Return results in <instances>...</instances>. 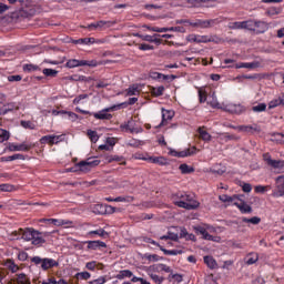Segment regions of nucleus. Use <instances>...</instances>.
<instances>
[{
  "instance_id": "nucleus-1",
  "label": "nucleus",
  "mask_w": 284,
  "mask_h": 284,
  "mask_svg": "<svg viewBox=\"0 0 284 284\" xmlns=\"http://www.w3.org/2000/svg\"><path fill=\"white\" fill-rule=\"evenodd\" d=\"M98 165H101L99 158H89L70 168L69 172H90L92 168H97Z\"/></svg>"
},
{
  "instance_id": "nucleus-2",
  "label": "nucleus",
  "mask_w": 284,
  "mask_h": 284,
  "mask_svg": "<svg viewBox=\"0 0 284 284\" xmlns=\"http://www.w3.org/2000/svg\"><path fill=\"white\" fill-rule=\"evenodd\" d=\"M254 26H256V20L250 19L240 22H231L229 28L231 30H247L248 32H254Z\"/></svg>"
},
{
  "instance_id": "nucleus-3",
  "label": "nucleus",
  "mask_w": 284,
  "mask_h": 284,
  "mask_svg": "<svg viewBox=\"0 0 284 284\" xmlns=\"http://www.w3.org/2000/svg\"><path fill=\"white\" fill-rule=\"evenodd\" d=\"M37 265H40L41 270L45 272L47 270H52V267H59V262L53 258H49V257L41 258L40 256H38Z\"/></svg>"
},
{
  "instance_id": "nucleus-4",
  "label": "nucleus",
  "mask_w": 284,
  "mask_h": 284,
  "mask_svg": "<svg viewBox=\"0 0 284 284\" xmlns=\"http://www.w3.org/2000/svg\"><path fill=\"white\" fill-rule=\"evenodd\" d=\"M114 109L115 106L104 108L99 112H92L91 115L98 121H110L112 119V114L108 112H114Z\"/></svg>"
},
{
  "instance_id": "nucleus-5",
  "label": "nucleus",
  "mask_w": 284,
  "mask_h": 284,
  "mask_svg": "<svg viewBox=\"0 0 284 284\" xmlns=\"http://www.w3.org/2000/svg\"><path fill=\"white\" fill-rule=\"evenodd\" d=\"M186 41H189V43H220L221 42V38L219 37H187Z\"/></svg>"
},
{
  "instance_id": "nucleus-6",
  "label": "nucleus",
  "mask_w": 284,
  "mask_h": 284,
  "mask_svg": "<svg viewBox=\"0 0 284 284\" xmlns=\"http://www.w3.org/2000/svg\"><path fill=\"white\" fill-rule=\"evenodd\" d=\"M265 163L273 170H284V160H274L270 153L263 155Z\"/></svg>"
},
{
  "instance_id": "nucleus-7",
  "label": "nucleus",
  "mask_w": 284,
  "mask_h": 284,
  "mask_svg": "<svg viewBox=\"0 0 284 284\" xmlns=\"http://www.w3.org/2000/svg\"><path fill=\"white\" fill-rule=\"evenodd\" d=\"M65 141V135H44L40 139V143L49 145H57L61 142Z\"/></svg>"
},
{
  "instance_id": "nucleus-8",
  "label": "nucleus",
  "mask_w": 284,
  "mask_h": 284,
  "mask_svg": "<svg viewBox=\"0 0 284 284\" xmlns=\"http://www.w3.org/2000/svg\"><path fill=\"white\" fill-rule=\"evenodd\" d=\"M70 41L75 45H92L94 43H103V41L97 40L94 37L81 38L78 40H72V38H70Z\"/></svg>"
},
{
  "instance_id": "nucleus-9",
  "label": "nucleus",
  "mask_w": 284,
  "mask_h": 284,
  "mask_svg": "<svg viewBox=\"0 0 284 284\" xmlns=\"http://www.w3.org/2000/svg\"><path fill=\"white\" fill-rule=\"evenodd\" d=\"M38 224L40 227H50V225H55V227H61V220L59 219H39Z\"/></svg>"
},
{
  "instance_id": "nucleus-10",
  "label": "nucleus",
  "mask_w": 284,
  "mask_h": 284,
  "mask_svg": "<svg viewBox=\"0 0 284 284\" xmlns=\"http://www.w3.org/2000/svg\"><path fill=\"white\" fill-rule=\"evenodd\" d=\"M83 243H84V245H88L87 246L88 250H93V251L101 250L103 247H108V244H105V242H103L101 240H95V241L89 240V241H84Z\"/></svg>"
},
{
  "instance_id": "nucleus-11",
  "label": "nucleus",
  "mask_w": 284,
  "mask_h": 284,
  "mask_svg": "<svg viewBox=\"0 0 284 284\" xmlns=\"http://www.w3.org/2000/svg\"><path fill=\"white\" fill-rule=\"evenodd\" d=\"M172 119H174V111L162 109V121L156 128H163V125H165L168 121H172Z\"/></svg>"
},
{
  "instance_id": "nucleus-12",
  "label": "nucleus",
  "mask_w": 284,
  "mask_h": 284,
  "mask_svg": "<svg viewBox=\"0 0 284 284\" xmlns=\"http://www.w3.org/2000/svg\"><path fill=\"white\" fill-rule=\"evenodd\" d=\"M37 231L34 229H26L22 233L23 241H32V244L34 245L37 243Z\"/></svg>"
},
{
  "instance_id": "nucleus-13",
  "label": "nucleus",
  "mask_w": 284,
  "mask_h": 284,
  "mask_svg": "<svg viewBox=\"0 0 284 284\" xmlns=\"http://www.w3.org/2000/svg\"><path fill=\"white\" fill-rule=\"evenodd\" d=\"M239 132H245L246 134H254L255 132H261V126H258V124L240 125Z\"/></svg>"
},
{
  "instance_id": "nucleus-14",
  "label": "nucleus",
  "mask_w": 284,
  "mask_h": 284,
  "mask_svg": "<svg viewBox=\"0 0 284 284\" xmlns=\"http://www.w3.org/2000/svg\"><path fill=\"white\" fill-rule=\"evenodd\" d=\"M146 161H149L150 163H154L155 165H161V166L170 165V162L168 161V159L165 156H149L146 159Z\"/></svg>"
},
{
  "instance_id": "nucleus-15",
  "label": "nucleus",
  "mask_w": 284,
  "mask_h": 284,
  "mask_svg": "<svg viewBox=\"0 0 284 284\" xmlns=\"http://www.w3.org/2000/svg\"><path fill=\"white\" fill-rule=\"evenodd\" d=\"M203 262L209 267V270H217L219 268V263L212 255H205L203 257Z\"/></svg>"
},
{
  "instance_id": "nucleus-16",
  "label": "nucleus",
  "mask_w": 284,
  "mask_h": 284,
  "mask_svg": "<svg viewBox=\"0 0 284 284\" xmlns=\"http://www.w3.org/2000/svg\"><path fill=\"white\" fill-rule=\"evenodd\" d=\"M193 230H194L195 234H201L202 235L203 241L212 240V235L209 234V232L205 227H203L201 225H197V226H193Z\"/></svg>"
},
{
  "instance_id": "nucleus-17",
  "label": "nucleus",
  "mask_w": 284,
  "mask_h": 284,
  "mask_svg": "<svg viewBox=\"0 0 284 284\" xmlns=\"http://www.w3.org/2000/svg\"><path fill=\"white\" fill-rule=\"evenodd\" d=\"M214 20H196L195 22H189L193 28H212Z\"/></svg>"
},
{
  "instance_id": "nucleus-18",
  "label": "nucleus",
  "mask_w": 284,
  "mask_h": 284,
  "mask_svg": "<svg viewBox=\"0 0 284 284\" xmlns=\"http://www.w3.org/2000/svg\"><path fill=\"white\" fill-rule=\"evenodd\" d=\"M185 201H187V200H175V202H173V203L178 207H183V210H196V207H199L197 204L187 203Z\"/></svg>"
},
{
  "instance_id": "nucleus-19",
  "label": "nucleus",
  "mask_w": 284,
  "mask_h": 284,
  "mask_svg": "<svg viewBox=\"0 0 284 284\" xmlns=\"http://www.w3.org/2000/svg\"><path fill=\"white\" fill-rule=\"evenodd\" d=\"M88 236H91V239H94V236H100V239H110V233L103 229H98L95 231H89Z\"/></svg>"
},
{
  "instance_id": "nucleus-20",
  "label": "nucleus",
  "mask_w": 284,
  "mask_h": 284,
  "mask_svg": "<svg viewBox=\"0 0 284 284\" xmlns=\"http://www.w3.org/2000/svg\"><path fill=\"white\" fill-rule=\"evenodd\" d=\"M233 205L240 210L241 214H252V206H250L247 202H234Z\"/></svg>"
},
{
  "instance_id": "nucleus-21",
  "label": "nucleus",
  "mask_w": 284,
  "mask_h": 284,
  "mask_svg": "<svg viewBox=\"0 0 284 284\" xmlns=\"http://www.w3.org/2000/svg\"><path fill=\"white\" fill-rule=\"evenodd\" d=\"M149 77L153 81H159V83H163L164 81H168V74H163V73L156 72V71L150 72Z\"/></svg>"
},
{
  "instance_id": "nucleus-22",
  "label": "nucleus",
  "mask_w": 284,
  "mask_h": 284,
  "mask_svg": "<svg viewBox=\"0 0 284 284\" xmlns=\"http://www.w3.org/2000/svg\"><path fill=\"white\" fill-rule=\"evenodd\" d=\"M266 30H267V23L255 20V26L253 28V32H255V34H263Z\"/></svg>"
},
{
  "instance_id": "nucleus-23",
  "label": "nucleus",
  "mask_w": 284,
  "mask_h": 284,
  "mask_svg": "<svg viewBox=\"0 0 284 284\" xmlns=\"http://www.w3.org/2000/svg\"><path fill=\"white\" fill-rule=\"evenodd\" d=\"M65 68H69V70H72L74 68H83V60L69 59L65 62Z\"/></svg>"
},
{
  "instance_id": "nucleus-24",
  "label": "nucleus",
  "mask_w": 284,
  "mask_h": 284,
  "mask_svg": "<svg viewBox=\"0 0 284 284\" xmlns=\"http://www.w3.org/2000/svg\"><path fill=\"white\" fill-rule=\"evenodd\" d=\"M70 81L81 82V83H90L92 81V77H85L80 74H73L69 78Z\"/></svg>"
},
{
  "instance_id": "nucleus-25",
  "label": "nucleus",
  "mask_w": 284,
  "mask_h": 284,
  "mask_svg": "<svg viewBox=\"0 0 284 284\" xmlns=\"http://www.w3.org/2000/svg\"><path fill=\"white\" fill-rule=\"evenodd\" d=\"M10 150L11 152H28V150H30V145L26 143L11 144Z\"/></svg>"
},
{
  "instance_id": "nucleus-26",
  "label": "nucleus",
  "mask_w": 284,
  "mask_h": 284,
  "mask_svg": "<svg viewBox=\"0 0 284 284\" xmlns=\"http://www.w3.org/2000/svg\"><path fill=\"white\" fill-rule=\"evenodd\" d=\"M134 273H132V271L130 270H122L119 272V274L115 275V278H118V281H123V278H133Z\"/></svg>"
},
{
  "instance_id": "nucleus-27",
  "label": "nucleus",
  "mask_w": 284,
  "mask_h": 284,
  "mask_svg": "<svg viewBox=\"0 0 284 284\" xmlns=\"http://www.w3.org/2000/svg\"><path fill=\"white\" fill-rule=\"evenodd\" d=\"M92 212L93 214H98L99 216H103L105 215V204L100 203V204H94L92 207Z\"/></svg>"
},
{
  "instance_id": "nucleus-28",
  "label": "nucleus",
  "mask_w": 284,
  "mask_h": 284,
  "mask_svg": "<svg viewBox=\"0 0 284 284\" xmlns=\"http://www.w3.org/2000/svg\"><path fill=\"white\" fill-rule=\"evenodd\" d=\"M160 251L165 254V256H179V254H183V250H168L163 246H160Z\"/></svg>"
},
{
  "instance_id": "nucleus-29",
  "label": "nucleus",
  "mask_w": 284,
  "mask_h": 284,
  "mask_svg": "<svg viewBox=\"0 0 284 284\" xmlns=\"http://www.w3.org/2000/svg\"><path fill=\"white\" fill-rule=\"evenodd\" d=\"M278 105H284V99L282 97L271 100L268 102V110H274V108H278Z\"/></svg>"
},
{
  "instance_id": "nucleus-30",
  "label": "nucleus",
  "mask_w": 284,
  "mask_h": 284,
  "mask_svg": "<svg viewBox=\"0 0 284 284\" xmlns=\"http://www.w3.org/2000/svg\"><path fill=\"white\" fill-rule=\"evenodd\" d=\"M230 112L233 114H243V112H245V106L243 104H231Z\"/></svg>"
},
{
  "instance_id": "nucleus-31",
  "label": "nucleus",
  "mask_w": 284,
  "mask_h": 284,
  "mask_svg": "<svg viewBox=\"0 0 284 284\" xmlns=\"http://www.w3.org/2000/svg\"><path fill=\"white\" fill-rule=\"evenodd\" d=\"M133 201H134V196L132 195L114 197V203H133Z\"/></svg>"
},
{
  "instance_id": "nucleus-32",
  "label": "nucleus",
  "mask_w": 284,
  "mask_h": 284,
  "mask_svg": "<svg viewBox=\"0 0 284 284\" xmlns=\"http://www.w3.org/2000/svg\"><path fill=\"white\" fill-rule=\"evenodd\" d=\"M172 200L173 202L175 201H190V195L183 193V192H178L172 194Z\"/></svg>"
},
{
  "instance_id": "nucleus-33",
  "label": "nucleus",
  "mask_w": 284,
  "mask_h": 284,
  "mask_svg": "<svg viewBox=\"0 0 284 284\" xmlns=\"http://www.w3.org/2000/svg\"><path fill=\"white\" fill-rule=\"evenodd\" d=\"M179 170L181 171V174H192V172H194V166L183 163L180 164Z\"/></svg>"
},
{
  "instance_id": "nucleus-34",
  "label": "nucleus",
  "mask_w": 284,
  "mask_h": 284,
  "mask_svg": "<svg viewBox=\"0 0 284 284\" xmlns=\"http://www.w3.org/2000/svg\"><path fill=\"white\" fill-rule=\"evenodd\" d=\"M126 145H129V148H141L143 141L132 138L126 142Z\"/></svg>"
},
{
  "instance_id": "nucleus-35",
  "label": "nucleus",
  "mask_w": 284,
  "mask_h": 284,
  "mask_svg": "<svg viewBox=\"0 0 284 284\" xmlns=\"http://www.w3.org/2000/svg\"><path fill=\"white\" fill-rule=\"evenodd\" d=\"M142 258H145L150 263H159V255L158 254H150L145 253Z\"/></svg>"
},
{
  "instance_id": "nucleus-36",
  "label": "nucleus",
  "mask_w": 284,
  "mask_h": 284,
  "mask_svg": "<svg viewBox=\"0 0 284 284\" xmlns=\"http://www.w3.org/2000/svg\"><path fill=\"white\" fill-rule=\"evenodd\" d=\"M143 41H149V43H155V45H161L163 43V40L159 37H144Z\"/></svg>"
},
{
  "instance_id": "nucleus-37",
  "label": "nucleus",
  "mask_w": 284,
  "mask_h": 284,
  "mask_svg": "<svg viewBox=\"0 0 284 284\" xmlns=\"http://www.w3.org/2000/svg\"><path fill=\"white\" fill-rule=\"evenodd\" d=\"M243 223H252V225H258L261 223V217L253 216V217H243Z\"/></svg>"
},
{
  "instance_id": "nucleus-38",
  "label": "nucleus",
  "mask_w": 284,
  "mask_h": 284,
  "mask_svg": "<svg viewBox=\"0 0 284 284\" xmlns=\"http://www.w3.org/2000/svg\"><path fill=\"white\" fill-rule=\"evenodd\" d=\"M42 73L44 74V77H50L51 79H54V77L59 74V71L54 69H43Z\"/></svg>"
},
{
  "instance_id": "nucleus-39",
  "label": "nucleus",
  "mask_w": 284,
  "mask_h": 284,
  "mask_svg": "<svg viewBox=\"0 0 284 284\" xmlns=\"http://www.w3.org/2000/svg\"><path fill=\"white\" fill-rule=\"evenodd\" d=\"M258 261V254H248L246 257V265H254Z\"/></svg>"
},
{
  "instance_id": "nucleus-40",
  "label": "nucleus",
  "mask_w": 284,
  "mask_h": 284,
  "mask_svg": "<svg viewBox=\"0 0 284 284\" xmlns=\"http://www.w3.org/2000/svg\"><path fill=\"white\" fill-rule=\"evenodd\" d=\"M149 276L155 284H163V281H165V277L156 275L154 273L149 274Z\"/></svg>"
},
{
  "instance_id": "nucleus-41",
  "label": "nucleus",
  "mask_w": 284,
  "mask_h": 284,
  "mask_svg": "<svg viewBox=\"0 0 284 284\" xmlns=\"http://www.w3.org/2000/svg\"><path fill=\"white\" fill-rule=\"evenodd\" d=\"M10 139V132L4 129H0V143H6Z\"/></svg>"
},
{
  "instance_id": "nucleus-42",
  "label": "nucleus",
  "mask_w": 284,
  "mask_h": 284,
  "mask_svg": "<svg viewBox=\"0 0 284 284\" xmlns=\"http://www.w3.org/2000/svg\"><path fill=\"white\" fill-rule=\"evenodd\" d=\"M87 134L92 143H97V141H99V134L97 133V131L88 130Z\"/></svg>"
},
{
  "instance_id": "nucleus-43",
  "label": "nucleus",
  "mask_w": 284,
  "mask_h": 284,
  "mask_svg": "<svg viewBox=\"0 0 284 284\" xmlns=\"http://www.w3.org/2000/svg\"><path fill=\"white\" fill-rule=\"evenodd\" d=\"M195 153H196V152L191 151L190 149H186V150H184V151H180V152H179V159H185V158H187V156L194 155Z\"/></svg>"
},
{
  "instance_id": "nucleus-44",
  "label": "nucleus",
  "mask_w": 284,
  "mask_h": 284,
  "mask_svg": "<svg viewBox=\"0 0 284 284\" xmlns=\"http://www.w3.org/2000/svg\"><path fill=\"white\" fill-rule=\"evenodd\" d=\"M85 65L88 68H97V65H99V62L97 60H82V68Z\"/></svg>"
},
{
  "instance_id": "nucleus-45",
  "label": "nucleus",
  "mask_w": 284,
  "mask_h": 284,
  "mask_svg": "<svg viewBox=\"0 0 284 284\" xmlns=\"http://www.w3.org/2000/svg\"><path fill=\"white\" fill-rule=\"evenodd\" d=\"M126 94H128V97H136V94H139V87H136L134 84L129 87Z\"/></svg>"
},
{
  "instance_id": "nucleus-46",
  "label": "nucleus",
  "mask_w": 284,
  "mask_h": 284,
  "mask_svg": "<svg viewBox=\"0 0 284 284\" xmlns=\"http://www.w3.org/2000/svg\"><path fill=\"white\" fill-rule=\"evenodd\" d=\"M244 68H246L247 70H254V68H261V62H244Z\"/></svg>"
},
{
  "instance_id": "nucleus-47",
  "label": "nucleus",
  "mask_w": 284,
  "mask_h": 284,
  "mask_svg": "<svg viewBox=\"0 0 284 284\" xmlns=\"http://www.w3.org/2000/svg\"><path fill=\"white\" fill-rule=\"evenodd\" d=\"M253 112H265V110H267V104L265 103H258L257 105H254L252 108Z\"/></svg>"
},
{
  "instance_id": "nucleus-48",
  "label": "nucleus",
  "mask_w": 284,
  "mask_h": 284,
  "mask_svg": "<svg viewBox=\"0 0 284 284\" xmlns=\"http://www.w3.org/2000/svg\"><path fill=\"white\" fill-rule=\"evenodd\" d=\"M106 161H108V163H114V161H115V163H119V162L123 161V156H121V155H109V156H106Z\"/></svg>"
},
{
  "instance_id": "nucleus-49",
  "label": "nucleus",
  "mask_w": 284,
  "mask_h": 284,
  "mask_svg": "<svg viewBox=\"0 0 284 284\" xmlns=\"http://www.w3.org/2000/svg\"><path fill=\"white\" fill-rule=\"evenodd\" d=\"M17 283L18 284H30V282L28 281V277L26 276L24 273L18 274Z\"/></svg>"
},
{
  "instance_id": "nucleus-50",
  "label": "nucleus",
  "mask_w": 284,
  "mask_h": 284,
  "mask_svg": "<svg viewBox=\"0 0 284 284\" xmlns=\"http://www.w3.org/2000/svg\"><path fill=\"white\" fill-rule=\"evenodd\" d=\"M240 187H242V191L245 192L246 194H250V192H252V184L247 182H241Z\"/></svg>"
},
{
  "instance_id": "nucleus-51",
  "label": "nucleus",
  "mask_w": 284,
  "mask_h": 284,
  "mask_svg": "<svg viewBox=\"0 0 284 284\" xmlns=\"http://www.w3.org/2000/svg\"><path fill=\"white\" fill-rule=\"evenodd\" d=\"M158 267L161 270V272H165L166 274H172V272H174V270L168 266V264L160 263L158 264Z\"/></svg>"
},
{
  "instance_id": "nucleus-52",
  "label": "nucleus",
  "mask_w": 284,
  "mask_h": 284,
  "mask_svg": "<svg viewBox=\"0 0 284 284\" xmlns=\"http://www.w3.org/2000/svg\"><path fill=\"white\" fill-rule=\"evenodd\" d=\"M163 92H165V87H163V85L153 88L154 97H163Z\"/></svg>"
},
{
  "instance_id": "nucleus-53",
  "label": "nucleus",
  "mask_w": 284,
  "mask_h": 284,
  "mask_svg": "<svg viewBox=\"0 0 284 284\" xmlns=\"http://www.w3.org/2000/svg\"><path fill=\"white\" fill-rule=\"evenodd\" d=\"M202 141H212V135L207 131H199Z\"/></svg>"
},
{
  "instance_id": "nucleus-54",
  "label": "nucleus",
  "mask_w": 284,
  "mask_h": 284,
  "mask_svg": "<svg viewBox=\"0 0 284 284\" xmlns=\"http://www.w3.org/2000/svg\"><path fill=\"white\" fill-rule=\"evenodd\" d=\"M92 274H90V272L88 271L77 273V277L81 278V281H88V278H90Z\"/></svg>"
},
{
  "instance_id": "nucleus-55",
  "label": "nucleus",
  "mask_w": 284,
  "mask_h": 284,
  "mask_svg": "<svg viewBox=\"0 0 284 284\" xmlns=\"http://www.w3.org/2000/svg\"><path fill=\"white\" fill-rule=\"evenodd\" d=\"M26 156L21 153H16L13 155H9V161H23Z\"/></svg>"
},
{
  "instance_id": "nucleus-56",
  "label": "nucleus",
  "mask_w": 284,
  "mask_h": 284,
  "mask_svg": "<svg viewBox=\"0 0 284 284\" xmlns=\"http://www.w3.org/2000/svg\"><path fill=\"white\" fill-rule=\"evenodd\" d=\"M108 23H110V22L101 20L97 23L90 24L88 28H89V30H92L93 28H103V26H108Z\"/></svg>"
},
{
  "instance_id": "nucleus-57",
  "label": "nucleus",
  "mask_w": 284,
  "mask_h": 284,
  "mask_svg": "<svg viewBox=\"0 0 284 284\" xmlns=\"http://www.w3.org/2000/svg\"><path fill=\"white\" fill-rule=\"evenodd\" d=\"M83 99H88V94H87V93L77 95V97L73 99V105H79V103H81V101H83Z\"/></svg>"
},
{
  "instance_id": "nucleus-58",
  "label": "nucleus",
  "mask_w": 284,
  "mask_h": 284,
  "mask_svg": "<svg viewBox=\"0 0 284 284\" xmlns=\"http://www.w3.org/2000/svg\"><path fill=\"white\" fill-rule=\"evenodd\" d=\"M14 186L11 184H0V192H12Z\"/></svg>"
},
{
  "instance_id": "nucleus-59",
  "label": "nucleus",
  "mask_w": 284,
  "mask_h": 284,
  "mask_svg": "<svg viewBox=\"0 0 284 284\" xmlns=\"http://www.w3.org/2000/svg\"><path fill=\"white\" fill-rule=\"evenodd\" d=\"M219 200L222 203H232V195L222 194V195L219 196Z\"/></svg>"
},
{
  "instance_id": "nucleus-60",
  "label": "nucleus",
  "mask_w": 284,
  "mask_h": 284,
  "mask_svg": "<svg viewBox=\"0 0 284 284\" xmlns=\"http://www.w3.org/2000/svg\"><path fill=\"white\" fill-rule=\"evenodd\" d=\"M131 283L150 284V282H148L145 278H143V277H138V276H133V277L131 278Z\"/></svg>"
},
{
  "instance_id": "nucleus-61",
  "label": "nucleus",
  "mask_w": 284,
  "mask_h": 284,
  "mask_svg": "<svg viewBox=\"0 0 284 284\" xmlns=\"http://www.w3.org/2000/svg\"><path fill=\"white\" fill-rule=\"evenodd\" d=\"M4 109H7V112H14V110H17V103L9 102L4 104Z\"/></svg>"
},
{
  "instance_id": "nucleus-62",
  "label": "nucleus",
  "mask_w": 284,
  "mask_h": 284,
  "mask_svg": "<svg viewBox=\"0 0 284 284\" xmlns=\"http://www.w3.org/2000/svg\"><path fill=\"white\" fill-rule=\"evenodd\" d=\"M8 267L12 272V274H16V272H19V265L14 264V262L12 261L8 263Z\"/></svg>"
},
{
  "instance_id": "nucleus-63",
  "label": "nucleus",
  "mask_w": 284,
  "mask_h": 284,
  "mask_svg": "<svg viewBox=\"0 0 284 284\" xmlns=\"http://www.w3.org/2000/svg\"><path fill=\"white\" fill-rule=\"evenodd\" d=\"M166 234L169 235V241H174L175 243H179V234L172 231H169Z\"/></svg>"
},
{
  "instance_id": "nucleus-64",
  "label": "nucleus",
  "mask_w": 284,
  "mask_h": 284,
  "mask_svg": "<svg viewBox=\"0 0 284 284\" xmlns=\"http://www.w3.org/2000/svg\"><path fill=\"white\" fill-rule=\"evenodd\" d=\"M105 281H106L105 277L100 276L97 280H93V281L89 282V284H104Z\"/></svg>"
}]
</instances>
